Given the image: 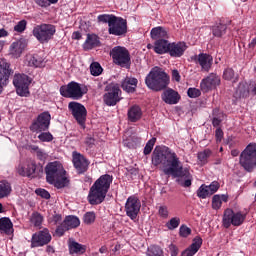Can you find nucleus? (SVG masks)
Returning <instances> with one entry per match:
<instances>
[{"label": "nucleus", "instance_id": "obj_1", "mask_svg": "<svg viewBox=\"0 0 256 256\" xmlns=\"http://www.w3.org/2000/svg\"><path fill=\"white\" fill-rule=\"evenodd\" d=\"M152 165L159 167L162 165L164 175H172L177 178L178 185L181 187H191L193 177L187 169H183V164L179 156L171 148L156 146L152 153Z\"/></svg>", "mask_w": 256, "mask_h": 256}, {"label": "nucleus", "instance_id": "obj_2", "mask_svg": "<svg viewBox=\"0 0 256 256\" xmlns=\"http://www.w3.org/2000/svg\"><path fill=\"white\" fill-rule=\"evenodd\" d=\"M111 183H113V176L109 174L101 175L90 187L87 197L88 203L90 205H101L105 201L109 189H111Z\"/></svg>", "mask_w": 256, "mask_h": 256}, {"label": "nucleus", "instance_id": "obj_3", "mask_svg": "<svg viewBox=\"0 0 256 256\" xmlns=\"http://www.w3.org/2000/svg\"><path fill=\"white\" fill-rule=\"evenodd\" d=\"M44 171L46 173V181L49 185H54L56 189H64L69 185V178L65 176L67 171L63 167V164L59 161L49 162Z\"/></svg>", "mask_w": 256, "mask_h": 256}, {"label": "nucleus", "instance_id": "obj_4", "mask_svg": "<svg viewBox=\"0 0 256 256\" xmlns=\"http://www.w3.org/2000/svg\"><path fill=\"white\" fill-rule=\"evenodd\" d=\"M169 81V75L159 67L153 68L145 78L146 87L156 92L165 91Z\"/></svg>", "mask_w": 256, "mask_h": 256}, {"label": "nucleus", "instance_id": "obj_5", "mask_svg": "<svg viewBox=\"0 0 256 256\" xmlns=\"http://www.w3.org/2000/svg\"><path fill=\"white\" fill-rule=\"evenodd\" d=\"M239 165L247 173H253L256 168V143H250L239 156Z\"/></svg>", "mask_w": 256, "mask_h": 256}, {"label": "nucleus", "instance_id": "obj_6", "mask_svg": "<svg viewBox=\"0 0 256 256\" xmlns=\"http://www.w3.org/2000/svg\"><path fill=\"white\" fill-rule=\"evenodd\" d=\"M88 91L89 88L87 86H81V84L75 81H71L67 85L60 87V94L67 99H82L83 95H87Z\"/></svg>", "mask_w": 256, "mask_h": 256}, {"label": "nucleus", "instance_id": "obj_7", "mask_svg": "<svg viewBox=\"0 0 256 256\" xmlns=\"http://www.w3.org/2000/svg\"><path fill=\"white\" fill-rule=\"evenodd\" d=\"M57 33V28L53 24L42 23L36 25L32 30V35L41 43L42 45L45 43H49L51 39Z\"/></svg>", "mask_w": 256, "mask_h": 256}, {"label": "nucleus", "instance_id": "obj_8", "mask_svg": "<svg viewBox=\"0 0 256 256\" xmlns=\"http://www.w3.org/2000/svg\"><path fill=\"white\" fill-rule=\"evenodd\" d=\"M245 219H247V214L241 211L235 212L233 209L227 208L222 218L223 227H225V229H229L231 225H233V227H241V225L245 223Z\"/></svg>", "mask_w": 256, "mask_h": 256}, {"label": "nucleus", "instance_id": "obj_9", "mask_svg": "<svg viewBox=\"0 0 256 256\" xmlns=\"http://www.w3.org/2000/svg\"><path fill=\"white\" fill-rule=\"evenodd\" d=\"M110 57L115 65L119 67H131V54L123 46H116L110 50Z\"/></svg>", "mask_w": 256, "mask_h": 256}, {"label": "nucleus", "instance_id": "obj_10", "mask_svg": "<svg viewBox=\"0 0 256 256\" xmlns=\"http://www.w3.org/2000/svg\"><path fill=\"white\" fill-rule=\"evenodd\" d=\"M17 173L20 174L21 177H31L32 179H35L43 175V165H37L35 160H29L27 161L26 166H18Z\"/></svg>", "mask_w": 256, "mask_h": 256}, {"label": "nucleus", "instance_id": "obj_11", "mask_svg": "<svg viewBox=\"0 0 256 256\" xmlns=\"http://www.w3.org/2000/svg\"><path fill=\"white\" fill-rule=\"evenodd\" d=\"M31 77L26 74H15L13 78V85L19 97H29V85H31Z\"/></svg>", "mask_w": 256, "mask_h": 256}, {"label": "nucleus", "instance_id": "obj_12", "mask_svg": "<svg viewBox=\"0 0 256 256\" xmlns=\"http://www.w3.org/2000/svg\"><path fill=\"white\" fill-rule=\"evenodd\" d=\"M51 125V114L49 111L40 113L37 118L30 125V131L32 133H43L48 131Z\"/></svg>", "mask_w": 256, "mask_h": 256}, {"label": "nucleus", "instance_id": "obj_13", "mask_svg": "<svg viewBox=\"0 0 256 256\" xmlns=\"http://www.w3.org/2000/svg\"><path fill=\"white\" fill-rule=\"evenodd\" d=\"M68 109L71 112L77 123L80 124L83 129H85V121H87V108L79 102H70L68 104Z\"/></svg>", "mask_w": 256, "mask_h": 256}, {"label": "nucleus", "instance_id": "obj_14", "mask_svg": "<svg viewBox=\"0 0 256 256\" xmlns=\"http://www.w3.org/2000/svg\"><path fill=\"white\" fill-rule=\"evenodd\" d=\"M52 239L53 237L51 236L49 229L44 228L32 235L30 247L31 249H36L37 247H45V245H49Z\"/></svg>", "mask_w": 256, "mask_h": 256}, {"label": "nucleus", "instance_id": "obj_15", "mask_svg": "<svg viewBox=\"0 0 256 256\" xmlns=\"http://www.w3.org/2000/svg\"><path fill=\"white\" fill-rule=\"evenodd\" d=\"M250 92L252 93V95H256V83L250 82V84H248L245 81L240 82L233 94L235 103H237V101H239L240 99H247Z\"/></svg>", "mask_w": 256, "mask_h": 256}, {"label": "nucleus", "instance_id": "obj_16", "mask_svg": "<svg viewBox=\"0 0 256 256\" xmlns=\"http://www.w3.org/2000/svg\"><path fill=\"white\" fill-rule=\"evenodd\" d=\"M107 93L103 96V101L108 107H115L121 101V88L117 85L106 86Z\"/></svg>", "mask_w": 256, "mask_h": 256}, {"label": "nucleus", "instance_id": "obj_17", "mask_svg": "<svg viewBox=\"0 0 256 256\" xmlns=\"http://www.w3.org/2000/svg\"><path fill=\"white\" fill-rule=\"evenodd\" d=\"M141 211V201L137 196H129L125 203V212L131 221H135Z\"/></svg>", "mask_w": 256, "mask_h": 256}, {"label": "nucleus", "instance_id": "obj_18", "mask_svg": "<svg viewBox=\"0 0 256 256\" xmlns=\"http://www.w3.org/2000/svg\"><path fill=\"white\" fill-rule=\"evenodd\" d=\"M72 163L78 175H85L89 171L91 162L83 154L75 151L72 153Z\"/></svg>", "mask_w": 256, "mask_h": 256}, {"label": "nucleus", "instance_id": "obj_19", "mask_svg": "<svg viewBox=\"0 0 256 256\" xmlns=\"http://www.w3.org/2000/svg\"><path fill=\"white\" fill-rule=\"evenodd\" d=\"M79 225H81V221L77 216H66L64 221L57 226L56 235H58V237H63L66 231L76 229V227H79Z\"/></svg>", "mask_w": 256, "mask_h": 256}, {"label": "nucleus", "instance_id": "obj_20", "mask_svg": "<svg viewBox=\"0 0 256 256\" xmlns=\"http://www.w3.org/2000/svg\"><path fill=\"white\" fill-rule=\"evenodd\" d=\"M13 75L11 64L7 60L0 61V95L3 93V87L9 85V78Z\"/></svg>", "mask_w": 256, "mask_h": 256}, {"label": "nucleus", "instance_id": "obj_21", "mask_svg": "<svg viewBox=\"0 0 256 256\" xmlns=\"http://www.w3.org/2000/svg\"><path fill=\"white\" fill-rule=\"evenodd\" d=\"M218 85H221V78L219 75L211 73L201 80L200 89L203 93H209V91L215 89Z\"/></svg>", "mask_w": 256, "mask_h": 256}, {"label": "nucleus", "instance_id": "obj_22", "mask_svg": "<svg viewBox=\"0 0 256 256\" xmlns=\"http://www.w3.org/2000/svg\"><path fill=\"white\" fill-rule=\"evenodd\" d=\"M108 33L116 37L125 35V33H127V20L115 16L114 22L109 26Z\"/></svg>", "mask_w": 256, "mask_h": 256}, {"label": "nucleus", "instance_id": "obj_23", "mask_svg": "<svg viewBox=\"0 0 256 256\" xmlns=\"http://www.w3.org/2000/svg\"><path fill=\"white\" fill-rule=\"evenodd\" d=\"M196 65H200L202 71L209 72L213 67V56L208 53H200L191 57Z\"/></svg>", "mask_w": 256, "mask_h": 256}, {"label": "nucleus", "instance_id": "obj_24", "mask_svg": "<svg viewBox=\"0 0 256 256\" xmlns=\"http://www.w3.org/2000/svg\"><path fill=\"white\" fill-rule=\"evenodd\" d=\"M161 99L166 105H177L181 101V95L172 88H166L161 94Z\"/></svg>", "mask_w": 256, "mask_h": 256}, {"label": "nucleus", "instance_id": "obj_25", "mask_svg": "<svg viewBox=\"0 0 256 256\" xmlns=\"http://www.w3.org/2000/svg\"><path fill=\"white\" fill-rule=\"evenodd\" d=\"M185 51H187V43L184 41L170 42L168 49V55H170V57H183V55H185Z\"/></svg>", "mask_w": 256, "mask_h": 256}, {"label": "nucleus", "instance_id": "obj_26", "mask_svg": "<svg viewBox=\"0 0 256 256\" xmlns=\"http://www.w3.org/2000/svg\"><path fill=\"white\" fill-rule=\"evenodd\" d=\"M137 85H139V80H137V78L126 76L121 81L120 87L125 93H135V91H137Z\"/></svg>", "mask_w": 256, "mask_h": 256}, {"label": "nucleus", "instance_id": "obj_27", "mask_svg": "<svg viewBox=\"0 0 256 256\" xmlns=\"http://www.w3.org/2000/svg\"><path fill=\"white\" fill-rule=\"evenodd\" d=\"M201 245H203V238L200 236H196L192 240V244L182 251L181 256H193L195 255L200 249Z\"/></svg>", "mask_w": 256, "mask_h": 256}, {"label": "nucleus", "instance_id": "obj_28", "mask_svg": "<svg viewBox=\"0 0 256 256\" xmlns=\"http://www.w3.org/2000/svg\"><path fill=\"white\" fill-rule=\"evenodd\" d=\"M95 47H101V40L96 34H87V38L83 44L84 51H91Z\"/></svg>", "mask_w": 256, "mask_h": 256}, {"label": "nucleus", "instance_id": "obj_29", "mask_svg": "<svg viewBox=\"0 0 256 256\" xmlns=\"http://www.w3.org/2000/svg\"><path fill=\"white\" fill-rule=\"evenodd\" d=\"M171 42L167 39H159L154 42V53L157 55H165L169 52Z\"/></svg>", "mask_w": 256, "mask_h": 256}, {"label": "nucleus", "instance_id": "obj_30", "mask_svg": "<svg viewBox=\"0 0 256 256\" xmlns=\"http://www.w3.org/2000/svg\"><path fill=\"white\" fill-rule=\"evenodd\" d=\"M68 249H69L70 255H83V253L87 251V246L80 244L73 239H69Z\"/></svg>", "mask_w": 256, "mask_h": 256}, {"label": "nucleus", "instance_id": "obj_31", "mask_svg": "<svg viewBox=\"0 0 256 256\" xmlns=\"http://www.w3.org/2000/svg\"><path fill=\"white\" fill-rule=\"evenodd\" d=\"M127 115L130 123H137V121H140L141 117H143V110H141L140 106L133 105L128 109Z\"/></svg>", "mask_w": 256, "mask_h": 256}, {"label": "nucleus", "instance_id": "obj_32", "mask_svg": "<svg viewBox=\"0 0 256 256\" xmlns=\"http://www.w3.org/2000/svg\"><path fill=\"white\" fill-rule=\"evenodd\" d=\"M25 63L26 65H28V67H35V68L45 67V60L43 59V57L37 54L27 55Z\"/></svg>", "mask_w": 256, "mask_h": 256}, {"label": "nucleus", "instance_id": "obj_33", "mask_svg": "<svg viewBox=\"0 0 256 256\" xmlns=\"http://www.w3.org/2000/svg\"><path fill=\"white\" fill-rule=\"evenodd\" d=\"M150 37L153 39V41H159V39H169V33L164 27L158 26L152 28L150 31Z\"/></svg>", "mask_w": 256, "mask_h": 256}, {"label": "nucleus", "instance_id": "obj_34", "mask_svg": "<svg viewBox=\"0 0 256 256\" xmlns=\"http://www.w3.org/2000/svg\"><path fill=\"white\" fill-rule=\"evenodd\" d=\"M13 222L8 217L0 218V233H4L5 235H13Z\"/></svg>", "mask_w": 256, "mask_h": 256}, {"label": "nucleus", "instance_id": "obj_35", "mask_svg": "<svg viewBox=\"0 0 256 256\" xmlns=\"http://www.w3.org/2000/svg\"><path fill=\"white\" fill-rule=\"evenodd\" d=\"M211 32L213 37L221 39V37L227 34V24L220 21L211 27Z\"/></svg>", "mask_w": 256, "mask_h": 256}, {"label": "nucleus", "instance_id": "obj_36", "mask_svg": "<svg viewBox=\"0 0 256 256\" xmlns=\"http://www.w3.org/2000/svg\"><path fill=\"white\" fill-rule=\"evenodd\" d=\"M11 183L7 182V180H3L0 182V199L4 197H9L11 195Z\"/></svg>", "mask_w": 256, "mask_h": 256}, {"label": "nucleus", "instance_id": "obj_37", "mask_svg": "<svg viewBox=\"0 0 256 256\" xmlns=\"http://www.w3.org/2000/svg\"><path fill=\"white\" fill-rule=\"evenodd\" d=\"M212 154L213 152L210 149H205L202 152H198L197 158L199 165H207V163H209V157H211Z\"/></svg>", "mask_w": 256, "mask_h": 256}, {"label": "nucleus", "instance_id": "obj_38", "mask_svg": "<svg viewBox=\"0 0 256 256\" xmlns=\"http://www.w3.org/2000/svg\"><path fill=\"white\" fill-rule=\"evenodd\" d=\"M223 79L237 83V81H239V75L235 76V70H233V68H226L223 72Z\"/></svg>", "mask_w": 256, "mask_h": 256}, {"label": "nucleus", "instance_id": "obj_39", "mask_svg": "<svg viewBox=\"0 0 256 256\" xmlns=\"http://www.w3.org/2000/svg\"><path fill=\"white\" fill-rule=\"evenodd\" d=\"M10 52L13 57H21V53H23V43L13 42L10 46Z\"/></svg>", "mask_w": 256, "mask_h": 256}, {"label": "nucleus", "instance_id": "obj_40", "mask_svg": "<svg viewBox=\"0 0 256 256\" xmlns=\"http://www.w3.org/2000/svg\"><path fill=\"white\" fill-rule=\"evenodd\" d=\"M115 21V15L113 14H100L97 17V23H108V27Z\"/></svg>", "mask_w": 256, "mask_h": 256}, {"label": "nucleus", "instance_id": "obj_41", "mask_svg": "<svg viewBox=\"0 0 256 256\" xmlns=\"http://www.w3.org/2000/svg\"><path fill=\"white\" fill-rule=\"evenodd\" d=\"M30 223H32L34 227H41V225H43V215L39 212L32 213Z\"/></svg>", "mask_w": 256, "mask_h": 256}, {"label": "nucleus", "instance_id": "obj_42", "mask_svg": "<svg viewBox=\"0 0 256 256\" xmlns=\"http://www.w3.org/2000/svg\"><path fill=\"white\" fill-rule=\"evenodd\" d=\"M96 219H97V215L95 214V212L89 211L84 214L83 223H85V225H93Z\"/></svg>", "mask_w": 256, "mask_h": 256}, {"label": "nucleus", "instance_id": "obj_43", "mask_svg": "<svg viewBox=\"0 0 256 256\" xmlns=\"http://www.w3.org/2000/svg\"><path fill=\"white\" fill-rule=\"evenodd\" d=\"M90 72L93 77H99V75L103 73V67H101V64H99V62H93L90 65Z\"/></svg>", "mask_w": 256, "mask_h": 256}, {"label": "nucleus", "instance_id": "obj_44", "mask_svg": "<svg viewBox=\"0 0 256 256\" xmlns=\"http://www.w3.org/2000/svg\"><path fill=\"white\" fill-rule=\"evenodd\" d=\"M179 225H181V219L179 217H173L166 223V227L169 231L177 229Z\"/></svg>", "mask_w": 256, "mask_h": 256}, {"label": "nucleus", "instance_id": "obj_45", "mask_svg": "<svg viewBox=\"0 0 256 256\" xmlns=\"http://www.w3.org/2000/svg\"><path fill=\"white\" fill-rule=\"evenodd\" d=\"M147 256H164L163 249L157 245L148 248Z\"/></svg>", "mask_w": 256, "mask_h": 256}, {"label": "nucleus", "instance_id": "obj_46", "mask_svg": "<svg viewBox=\"0 0 256 256\" xmlns=\"http://www.w3.org/2000/svg\"><path fill=\"white\" fill-rule=\"evenodd\" d=\"M38 139L39 141H42V143H51L54 137H53V134H51V132L43 131L38 135Z\"/></svg>", "mask_w": 256, "mask_h": 256}, {"label": "nucleus", "instance_id": "obj_47", "mask_svg": "<svg viewBox=\"0 0 256 256\" xmlns=\"http://www.w3.org/2000/svg\"><path fill=\"white\" fill-rule=\"evenodd\" d=\"M197 196L200 199H207V197L211 196V192H209V188L205 185H202L198 190H197Z\"/></svg>", "mask_w": 256, "mask_h": 256}, {"label": "nucleus", "instance_id": "obj_48", "mask_svg": "<svg viewBox=\"0 0 256 256\" xmlns=\"http://www.w3.org/2000/svg\"><path fill=\"white\" fill-rule=\"evenodd\" d=\"M156 141L157 138H152L146 143L143 151L144 155H151V151H153V147H155Z\"/></svg>", "mask_w": 256, "mask_h": 256}, {"label": "nucleus", "instance_id": "obj_49", "mask_svg": "<svg viewBox=\"0 0 256 256\" xmlns=\"http://www.w3.org/2000/svg\"><path fill=\"white\" fill-rule=\"evenodd\" d=\"M192 230L187 225L182 224L179 228V235L180 237H183L184 239H187L189 235H191Z\"/></svg>", "mask_w": 256, "mask_h": 256}, {"label": "nucleus", "instance_id": "obj_50", "mask_svg": "<svg viewBox=\"0 0 256 256\" xmlns=\"http://www.w3.org/2000/svg\"><path fill=\"white\" fill-rule=\"evenodd\" d=\"M25 29H27V20H21L14 26V31H16V33H23Z\"/></svg>", "mask_w": 256, "mask_h": 256}, {"label": "nucleus", "instance_id": "obj_51", "mask_svg": "<svg viewBox=\"0 0 256 256\" xmlns=\"http://www.w3.org/2000/svg\"><path fill=\"white\" fill-rule=\"evenodd\" d=\"M221 205H223V202H221V196L214 195L212 198V209H221Z\"/></svg>", "mask_w": 256, "mask_h": 256}, {"label": "nucleus", "instance_id": "obj_52", "mask_svg": "<svg viewBox=\"0 0 256 256\" xmlns=\"http://www.w3.org/2000/svg\"><path fill=\"white\" fill-rule=\"evenodd\" d=\"M187 95L190 99H197V97H201V90L197 88H189L187 90Z\"/></svg>", "mask_w": 256, "mask_h": 256}, {"label": "nucleus", "instance_id": "obj_53", "mask_svg": "<svg viewBox=\"0 0 256 256\" xmlns=\"http://www.w3.org/2000/svg\"><path fill=\"white\" fill-rule=\"evenodd\" d=\"M36 195H38L39 197H42V199H51V194L49 193V191L43 189V188H37L35 190Z\"/></svg>", "mask_w": 256, "mask_h": 256}, {"label": "nucleus", "instance_id": "obj_54", "mask_svg": "<svg viewBox=\"0 0 256 256\" xmlns=\"http://www.w3.org/2000/svg\"><path fill=\"white\" fill-rule=\"evenodd\" d=\"M208 187V191L210 192V195H214V193H217L219 191V182L213 181L210 185L206 186Z\"/></svg>", "mask_w": 256, "mask_h": 256}, {"label": "nucleus", "instance_id": "obj_55", "mask_svg": "<svg viewBox=\"0 0 256 256\" xmlns=\"http://www.w3.org/2000/svg\"><path fill=\"white\" fill-rule=\"evenodd\" d=\"M61 221H63V216L56 212L54 215H52V217L49 218V223H52L53 225H57V223H61Z\"/></svg>", "mask_w": 256, "mask_h": 256}, {"label": "nucleus", "instance_id": "obj_56", "mask_svg": "<svg viewBox=\"0 0 256 256\" xmlns=\"http://www.w3.org/2000/svg\"><path fill=\"white\" fill-rule=\"evenodd\" d=\"M84 143L89 149H93V147H95V138L88 134L85 138Z\"/></svg>", "mask_w": 256, "mask_h": 256}, {"label": "nucleus", "instance_id": "obj_57", "mask_svg": "<svg viewBox=\"0 0 256 256\" xmlns=\"http://www.w3.org/2000/svg\"><path fill=\"white\" fill-rule=\"evenodd\" d=\"M158 213L162 219H167L169 217V209L167 206H160L158 209Z\"/></svg>", "mask_w": 256, "mask_h": 256}, {"label": "nucleus", "instance_id": "obj_58", "mask_svg": "<svg viewBox=\"0 0 256 256\" xmlns=\"http://www.w3.org/2000/svg\"><path fill=\"white\" fill-rule=\"evenodd\" d=\"M36 151V156L39 161H45L47 159V153L43 152V150L39 149V147L34 148Z\"/></svg>", "mask_w": 256, "mask_h": 256}, {"label": "nucleus", "instance_id": "obj_59", "mask_svg": "<svg viewBox=\"0 0 256 256\" xmlns=\"http://www.w3.org/2000/svg\"><path fill=\"white\" fill-rule=\"evenodd\" d=\"M217 111L218 110H213V119H212V125L213 127H219L221 125V119L217 117Z\"/></svg>", "mask_w": 256, "mask_h": 256}, {"label": "nucleus", "instance_id": "obj_60", "mask_svg": "<svg viewBox=\"0 0 256 256\" xmlns=\"http://www.w3.org/2000/svg\"><path fill=\"white\" fill-rule=\"evenodd\" d=\"M223 129L221 128H217L215 131V137H216V142L217 143H221V141H223Z\"/></svg>", "mask_w": 256, "mask_h": 256}, {"label": "nucleus", "instance_id": "obj_61", "mask_svg": "<svg viewBox=\"0 0 256 256\" xmlns=\"http://www.w3.org/2000/svg\"><path fill=\"white\" fill-rule=\"evenodd\" d=\"M169 251L171 256H177L179 255V248L175 244L169 245Z\"/></svg>", "mask_w": 256, "mask_h": 256}, {"label": "nucleus", "instance_id": "obj_62", "mask_svg": "<svg viewBox=\"0 0 256 256\" xmlns=\"http://www.w3.org/2000/svg\"><path fill=\"white\" fill-rule=\"evenodd\" d=\"M172 79L177 83L181 81V74H179V70L177 69L172 70Z\"/></svg>", "mask_w": 256, "mask_h": 256}, {"label": "nucleus", "instance_id": "obj_63", "mask_svg": "<svg viewBox=\"0 0 256 256\" xmlns=\"http://www.w3.org/2000/svg\"><path fill=\"white\" fill-rule=\"evenodd\" d=\"M81 32H79V31H75V32H73V34H72V39H75L76 41H79V39H81Z\"/></svg>", "mask_w": 256, "mask_h": 256}, {"label": "nucleus", "instance_id": "obj_64", "mask_svg": "<svg viewBox=\"0 0 256 256\" xmlns=\"http://www.w3.org/2000/svg\"><path fill=\"white\" fill-rule=\"evenodd\" d=\"M46 253H55V248H53L51 245H48L46 247Z\"/></svg>", "mask_w": 256, "mask_h": 256}]
</instances>
